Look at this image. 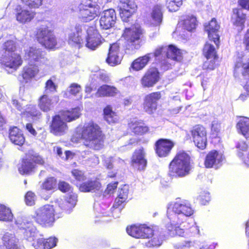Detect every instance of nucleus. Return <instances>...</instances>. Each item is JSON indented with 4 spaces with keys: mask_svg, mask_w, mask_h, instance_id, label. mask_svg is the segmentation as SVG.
Here are the masks:
<instances>
[{
    "mask_svg": "<svg viewBox=\"0 0 249 249\" xmlns=\"http://www.w3.org/2000/svg\"><path fill=\"white\" fill-rule=\"evenodd\" d=\"M76 202V196L74 195H69L64 201L59 204V206L62 210L65 212H69L74 207Z\"/></svg>",
    "mask_w": 249,
    "mask_h": 249,
    "instance_id": "40",
    "label": "nucleus"
},
{
    "mask_svg": "<svg viewBox=\"0 0 249 249\" xmlns=\"http://www.w3.org/2000/svg\"><path fill=\"white\" fill-rule=\"evenodd\" d=\"M221 124L217 122H213L212 124L211 134L213 138H220Z\"/></svg>",
    "mask_w": 249,
    "mask_h": 249,
    "instance_id": "52",
    "label": "nucleus"
},
{
    "mask_svg": "<svg viewBox=\"0 0 249 249\" xmlns=\"http://www.w3.org/2000/svg\"><path fill=\"white\" fill-rule=\"evenodd\" d=\"M35 37L39 43L48 50L54 49L57 45L53 31L47 25H41L36 28Z\"/></svg>",
    "mask_w": 249,
    "mask_h": 249,
    "instance_id": "6",
    "label": "nucleus"
},
{
    "mask_svg": "<svg viewBox=\"0 0 249 249\" xmlns=\"http://www.w3.org/2000/svg\"><path fill=\"white\" fill-rule=\"evenodd\" d=\"M150 239L145 243V246L147 248H157L160 246L162 243V240L161 237L154 233V235L150 237Z\"/></svg>",
    "mask_w": 249,
    "mask_h": 249,
    "instance_id": "50",
    "label": "nucleus"
},
{
    "mask_svg": "<svg viewBox=\"0 0 249 249\" xmlns=\"http://www.w3.org/2000/svg\"><path fill=\"white\" fill-rule=\"evenodd\" d=\"M119 92L116 87L107 84L100 86L95 92L97 97H112L117 95Z\"/></svg>",
    "mask_w": 249,
    "mask_h": 249,
    "instance_id": "27",
    "label": "nucleus"
},
{
    "mask_svg": "<svg viewBox=\"0 0 249 249\" xmlns=\"http://www.w3.org/2000/svg\"><path fill=\"white\" fill-rule=\"evenodd\" d=\"M166 56L177 62H180L183 59L180 50L172 44L166 46Z\"/></svg>",
    "mask_w": 249,
    "mask_h": 249,
    "instance_id": "36",
    "label": "nucleus"
},
{
    "mask_svg": "<svg viewBox=\"0 0 249 249\" xmlns=\"http://www.w3.org/2000/svg\"><path fill=\"white\" fill-rule=\"evenodd\" d=\"M23 113L26 117L33 120H38L42 117V113L36 106L30 105Z\"/></svg>",
    "mask_w": 249,
    "mask_h": 249,
    "instance_id": "44",
    "label": "nucleus"
},
{
    "mask_svg": "<svg viewBox=\"0 0 249 249\" xmlns=\"http://www.w3.org/2000/svg\"><path fill=\"white\" fill-rule=\"evenodd\" d=\"M82 30L79 26L75 27V31L71 33L68 38V43L73 46L80 48L83 43L84 39L82 36Z\"/></svg>",
    "mask_w": 249,
    "mask_h": 249,
    "instance_id": "32",
    "label": "nucleus"
},
{
    "mask_svg": "<svg viewBox=\"0 0 249 249\" xmlns=\"http://www.w3.org/2000/svg\"><path fill=\"white\" fill-rule=\"evenodd\" d=\"M80 191L82 192H92L99 190L101 183L96 180H89L84 182L77 186Z\"/></svg>",
    "mask_w": 249,
    "mask_h": 249,
    "instance_id": "35",
    "label": "nucleus"
},
{
    "mask_svg": "<svg viewBox=\"0 0 249 249\" xmlns=\"http://www.w3.org/2000/svg\"><path fill=\"white\" fill-rule=\"evenodd\" d=\"M38 106L42 111L47 112L52 109L53 102L48 95L43 94L38 100Z\"/></svg>",
    "mask_w": 249,
    "mask_h": 249,
    "instance_id": "39",
    "label": "nucleus"
},
{
    "mask_svg": "<svg viewBox=\"0 0 249 249\" xmlns=\"http://www.w3.org/2000/svg\"><path fill=\"white\" fill-rule=\"evenodd\" d=\"M127 5H118L117 8L119 12L120 16L123 21L127 22L128 19L132 17L136 10V4H130L129 10H126L125 8H127Z\"/></svg>",
    "mask_w": 249,
    "mask_h": 249,
    "instance_id": "34",
    "label": "nucleus"
},
{
    "mask_svg": "<svg viewBox=\"0 0 249 249\" xmlns=\"http://www.w3.org/2000/svg\"><path fill=\"white\" fill-rule=\"evenodd\" d=\"M202 53L203 55L207 59H218V55L216 53L215 49L213 45L206 42L203 48Z\"/></svg>",
    "mask_w": 249,
    "mask_h": 249,
    "instance_id": "43",
    "label": "nucleus"
},
{
    "mask_svg": "<svg viewBox=\"0 0 249 249\" xmlns=\"http://www.w3.org/2000/svg\"><path fill=\"white\" fill-rule=\"evenodd\" d=\"M181 222H172L170 220V223L166 226V235L168 237H174L175 236H183L185 232L187 234H195L198 233L199 231L197 227L192 225L189 227L188 223L184 222L183 219L180 220Z\"/></svg>",
    "mask_w": 249,
    "mask_h": 249,
    "instance_id": "7",
    "label": "nucleus"
},
{
    "mask_svg": "<svg viewBox=\"0 0 249 249\" xmlns=\"http://www.w3.org/2000/svg\"><path fill=\"white\" fill-rule=\"evenodd\" d=\"M120 52V44L115 42L110 44L106 62L111 66H115L121 63L122 58L119 55Z\"/></svg>",
    "mask_w": 249,
    "mask_h": 249,
    "instance_id": "21",
    "label": "nucleus"
},
{
    "mask_svg": "<svg viewBox=\"0 0 249 249\" xmlns=\"http://www.w3.org/2000/svg\"><path fill=\"white\" fill-rule=\"evenodd\" d=\"M166 6L170 12L178 11L182 4V0H166Z\"/></svg>",
    "mask_w": 249,
    "mask_h": 249,
    "instance_id": "49",
    "label": "nucleus"
},
{
    "mask_svg": "<svg viewBox=\"0 0 249 249\" xmlns=\"http://www.w3.org/2000/svg\"><path fill=\"white\" fill-rule=\"evenodd\" d=\"M142 224H133L126 227L127 233L136 238H143Z\"/></svg>",
    "mask_w": 249,
    "mask_h": 249,
    "instance_id": "41",
    "label": "nucleus"
},
{
    "mask_svg": "<svg viewBox=\"0 0 249 249\" xmlns=\"http://www.w3.org/2000/svg\"><path fill=\"white\" fill-rule=\"evenodd\" d=\"M79 138L87 148L98 151L104 147L106 136L100 125L91 121L84 124Z\"/></svg>",
    "mask_w": 249,
    "mask_h": 249,
    "instance_id": "1",
    "label": "nucleus"
},
{
    "mask_svg": "<svg viewBox=\"0 0 249 249\" xmlns=\"http://www.w3.org/2000/svg\"><path fill=\"white\" fill-rule=\"evenodd\" d=\"M192 170L191 156L181 150L175 156L168 165V176L172 178H182L190 174Z\"/></svg>",
    "mask_w": 249,
    "mask_h": 249,
    "instance_id": "3",
    "label": "nucleus"
},
{
    "mask_svg": "<svg viewBox=\"0 0 249 249\" xmlns=\"http://www.w3.org/2000/svg\"><path fill=\"white\" fill-rule=\"evenodd\" d=\"M57 187L62 193L69 192L71 189V185L68 182L64 181H60L58 183H57Z\"/></svg>",
    "mask_w": 249,
    "mask_h": 249,
    "instance_id": "56",
    "label": "nucleus"
},
{
    "mask_svg": "<svg viewBox=\"0 0 249 249\" xmlns=\"http://www.w3.org/2000/svg\"><path fill=\"white\" fill-rule=\"evenodd\" d=\"M44 163L43 159L39 155L28 153L21 160L18 171L22 175H30L35 171L36 164L43 165Z\"/></svg>",
    "mask_w": 249,
    "mask_h": 249,
    "instance_id": "8",
    "label": "nucleus"
},
{
    "mask_svg": "<svg viewBox=\"0 0 249 249\" xmlns=\"http://www.w3.org/2000/svg\"><path fill=\"white\" fill-rule=\"evenodd\" d=\"M190 132L195 145L200 150H205L208 143L206 128L202 124H195L191 128Z\"/></svg>",
    "mask_w": 249,
    "mask_h": 249,
    "instance_id": "10",
    "label": "nucleus"
},
{
    "mask_svg": "<svg viewBox=\"0 0 249 249\" xmlns=\"http://www.w3.org/2000/svg\"><path fill=\"white\" fill-rule=\"evenodd\" d=\"M104 120L108 124H115L118 122L119 116L116 112L113 110L110 105L106 106L103 109Z\"/></svg>",
    "mask_w": 249,
    "mask_h": 249,
    "instance_id": "31",
    "label": "nucleus"
},
{
    "mask_svg": "<svg viewBox=\"0 0 249 249\" xmlns=\"http://www.w3.org/2000/svg\"><path fill=\"white\" fill-rule=\"evenodd\" d=\"M21 3L30 9H37L43 4V0H20Z\"/></svg>",
    "mask_w": 249,
    "mask_h": 249,
    "instance_id": "51",
    "label": "nucleus"
},
{
    "mask_svg": "<svg viewBox=\"0 0 249 249\" xmlns=\"http://www.w3.org/2000/svg\"><path fill=\"white\" fill-rule=\"evenodd\" d=\"M160 78V73L158 68L152 67L149 68L144 72L140 82L142 88H150L154 87Z\"/></svg>",
    "mask_w": 249,
    "mask_h": 249,
    "instance_id": "14",
    "label": "nucleus"
},
{
    "mask_svg": "<svg viewBox=\"0 0 249 249\" xmlns=\"http://www.w3.org/2000/svg\"><path fill=\"white\" fill-rule=\"evenodd\" d=\"M13 219V214L11 210L3 205L0 204V220L10 221Z\"/></svg>",
    "mask_w": 249,
    "mask_h": 249,
    "instance_id": "48",
    "label": "nucleus"
},
{
    "mask_svg": "<svg viewBox=\"0 0 249 249\" xmlns=\"http://www.w3.org/2000/svg\"><path fill=\"white\" fill-rule=\"evenodd\" d=\"M16 50V46L14 41L9 40L5 41L2 45L0 53L1 55H8L12 53H15L14 52Z\"/></svg>",
    "mask_w": 249,
    "mask_h": 249,
    "instance_id": "45",
    "label": "nucleus"
},
{
    "mask_svg": "<svg viewBox=\"0 0 249 249\" xmlns=\"http://www.w3.org/2000/svg\"><path fill=\"white\" fill-rule=\"evenodd\" d=\"M57 242L58 239L54 236L39 238L33 241L32 246L35 249H51L56 246Z\"/></svg>",
    "mask_w": 249,
    "mask_h": 249,
    "instance_id": "24",
    "label": "nucleus"
},
{
    "mask_svg": "<svg viewBox=\"0 0 249 249\" xmlns=\"http://www.w3.org/2000/svg\"><path fill=\"white\" fill-rule=\"evenodd\" d=\"M129 163L134 171L141 172L145 170L148 160L146 151L143 147L136 149L133 151Z\"/></svg>",
    "mask_w": 249,
    "mask_h": 249,
    "instance_id": "11",
    "label": "nucleus"
},
{
    "mask_svg": "<svg viewBox=\"0 0 249 249\" xmlns=\"http://www.w3.org/2000/svg\"><path fill=\"white\" fill-rule=\"evenodd\" d=\"M40 187L47 191L55 190L57 188V179L54 177H48L44 179Z\"/></svg>",
    "mask_w": 249,
    "mask_h": 249,
    "instance_id": "42",
    "label": "nucleus"
},
{
    "mask_svg": "<svg viewBox=\"0 0 249 249\" xmlns=\"http://www.w3.org/2000/svg\"><path fill=\"white\" fill-rule=\"evenodd\" d=\"M243 45L244 47L245 51L247 53H249V28L247 29L244 34L243 39Z\"/></svg>",
    "mask_w": 249,
    "mask_h": 249,
    "instance_id": "61",
    "label": "nucleus"
},
{
    "mask_svg": "<svg viewBox=\"0 0 249 249\" xmlns=\"http://www.w3.org/2000/svg\"><path fill=\"white\" fill-rule=\"evenodd\" d=\"M144 30L141 27L132 26L125 28L122 35L126 45L136 48V43L142 37Z\"/></svg>",
    "mask_w": 249,
    "mask_h": 249,
    "instance_id": "12",
    "label": "nucleus"
},
{
    "mask_svg": "<svg viewBox=\"0 0 249 249\" xmlns=\"http://www.w3.org/2000/svg\"><path fill=\"white\" fill-rule=\"evenodd\" d=\"M194 211L191 205L186 202L182 203L176 202L172 210H168L167 213V217L172 222L180 223V220L183 216H190L194 213Z\"/></svg>",
    "mask_w": 249,
    "mask_h": 249,
    "instance_id": "9",
    "label": "nucleus"
},
{
    "mask_svg": "<svg viewBox=\"0 0 249 249\" xmlns=\"http://www.w3.org/2000/svg\"><path fill=\"white\" fill-rule=\"evenodd\" d=\"M183 29L189 32H194L197 25V21L196 17L193 15H186L183 17L178 22Z\"/></svg>",
    "mask_w": 249,
    "mask_h": 249,
    "instance_id": "28",
    "label": "nucleus"
},
{
    "mask_svg": "<svg viewBox=\"0 0 249 249\" xmlns=\"http://www.w3.org/2000/svg\"><path fill=\"white\" fill-rule=\"evenodd\" d=\"M71 173L74 178L77 181H82L86 179L84 173L79 170L74 169L72 170Z\"/></svg>",
    "mask_w": 249,
    "mask_h": 249,
    "instance_id": "58",
    "label": "nucleus"
},
{
    "mask_svg": "<svg viewBox=\"0 0 249 249\" xmlns=\"http://www.w3.org/2000/svg\"><path fill=\"white\" fill-rule=\"evenodd\" d=\"M60 116L67 123L78 119L81 114L78 107L71 108L69 109L62 110L60 111Z\"/></svg>",
    "mask_w": 249,
    "mask_h": 249,
    "instance_id": "29",
    "label": "nucleus"
},
{
    "mask_svg": "<svg viewBox=\"0 0 249 249\" xmlns=\"http://www.w3.org/2000/svg\"><path fill=\"white\" fill-rule=\"evenodd\" d=\"M161 98L160 91L152 92L146 95L142 104L144 111L148 114H153L158 108V101Z\"/></svg>",
    "mask_w": 249,
    "mask_h": 249,
    "instance_id": "15",
    "label": "nucleus"
},
{
    "mask_svg": "<svg viewBox=\"0 0 249 249\" xmlns=\"http://www.w3.org/2000/svg\"><path fill=\"white\" fill-rule=\"evenodd\" d=\"M4 245L7 249H18L15 237L11 234L5 233L2 237Z\"/></svg>",
    "mask_w": 249,
    "mask_h": 249,
    "instance_id": "47",
    "label": "nucleus"
},
{
    "mask_svg": "<svg viewBox=\"0 0 249 249\" xmlns=\"http://www.w3.org/2000/svg\"><path fill=\"white\" fill-rule=\"evenodd\" d=\"M239 152L246 151L248 149V145L244 141H240L236 145Z\"/></svg>",
    "mask_w": 249,
    "mask_h": 249,
    "instance_id": "64",
    "label": "nucleus"
},
{
    "mask_svg": "<svg viewBox=\"0 0 249 249\" xmlns=\"http://www.w3.org/2000/svg\"><path fill=\"white\" fill-rule=\"evenodd\" d=\"M222 160V156L216 150L209 151L206 155L204 164L207 168H211L220 164Z\"/></svg>",
    "mask_w": 249,
    "mask_h": 249,
    "instance_id": "25",
    "label": "nucleus"
},
{
    "mask_svg": "<svg viewBox=\"0 0 249 249\" xmlns=\"http://www.w3.org/2000/svg\"><path fill=\"white\" fill-rule=\"evenodd\" d=\"M129 189L126 186L120 189L118 195L117 197L123 198L127 201Z\"/></svg>",
    "mask_w": 249,
    "mask_h": 249,
    "instance_id": "60",
    "label": "nucleus"
},
{
    "mask_svg": "<svg viewBox=\"0 0 249 249\" xmlns=\"http://www.w3.org/2000/svg\"><path fill=\"white\" fill-rule=\"evenodd\" d=\"M163 13L161 7L159 5H155L151 13V19L150 20L151 26L156 27L160 26L162 21Z\"/></svg>",
    "mask_w": 249,
    "mask_h": 249,
    "instance_id": "33",
    "label": "nucleus"
},
{
    "mask_svg": "<svg viewBox=\"0 0 249 249\" xmlns=\"http://www.w3.org/2000/svg\"><path fill=\"white\" fill-rule=\"evenodd\" d=\"M118 185V181H115L109 183L105 190V192L107 194H113L115 190L117 189Z\"/></svg>",
    "mask_w": 249,
    "mask_h": 249,
    "instance_id": "62",
    "label": "nucleus"
},
{
    "mask_svg": "<svg viewBox=\"0 0 249 249\" xmlns=\"http://www.w3.org/2000/svg\"><path fill=\"white\" fill-rule=\"evenodd\" d=\"M36 196L32 191H28L25 195V201L28 206H32L35 204Z\"/></svg>",
    "mask_w": 249,
    "mask_h": 249,
    "instance_id": "53",
    "label": "nucleus"
},
{
    "mask_svg": "<svg viewBox=\"0 0 249 249\" xmlns=\"http://www.w3.org/2000/svg\"><path fill=\"white\" fill-rule=\"evenodd\" d=\"M16 20L20 23L26 24L31 22L35 18L36 13L27 9H24L20 5L15 9Z\"/></svg>",
    "mask_w": 249,
    "mask_h": 249,
    "instance_id": "22",
    "label": "nucleus"
},
{
    "mask_svg": "<svg viewBox=\"0 0 249 249\" xmlns=\"http://www.w3.org/2000/svg\"><path fill=\"white\" fill-rule=\"evenodd\" d=\"M247 19V14L241 8L235 7L232 9L231 19L232 24L235 27L239 28L241 31L245 27Z\"/></svg>",
    "mask_w": 249,
    "mask_h": 249,
    "instance_id": "20",
    "label": "nucleus"
},
{
    "mask_svg": "<svg viewBox=\"0 0 249 249\" xmlns=\"http://www.w3.org/2000/svg\"><path fill=\"white\" fill-rule=\"evenodd\" d=\"M217 59H212V60L207 59L203 65V71L201 72V75L203 77V80L206 81L205 76H207L209 71L214 70L216 67L215 63Z\"/></svg>",
    "mask_w": 249,
    "mask_h": 249,
    "instance_id": "46",
    "label": "nucleus"
},
{
    "mask_svg": "<svg viewBox=\"0 0 249 249\" xmlns=\"http://www.w3.org/2000/svg\"><path fill=\"white\" fill-rule=\"evenodd\" d=\"M127 129L135 135L142 136L149 132V127L143 121L131 120L127 124Z\"/></svg>",
    "mask_w": 249,
    "mask_h": 249,
    "instance_id": "23",
    "label": "nucleus"
},
{
    "mask_svg": "<svg viewBox=\"0 0 249 249\" xmlns=\"http://www.w3.org/2000/svg\"><path fill=\"white\" fill-rule=\"evenodd\" d=\"M57 88V86L51 79L48 80L45 83V91L48 90L51 92H54L56 91Z\"/></svg>",
    "mask_w": 249,
    "mask_h": 249,
    "instance_id": "57",
    "label": "nucleus"
},
{
    "mask_svg": "<svg viewBox=\"0 0 249 249\" xmlns=\"http://www.w3.org/2000/svg\"><path fill=\"white\" fill-rule=\"evenodd\" d=\"M49 129L50 132L54 135L62 136L68 130V126L59 114H56L52 116Z\"/></svg>",
    "mask_w": 249,
    "mask_h": 249,
    "instance_id": "16",
    "label": "nucleus"
},
{
    "mask_svg": "<svg viewBox=\"0 0 249 249\" xmlns=\"http://www.w3.org/2000/svg\"><path fill=\"white\" fill-rule=\"evenodd\" d=\"M175 145V142L169 139L160 138L154 144L155 153L160 158L168 157Z\"/></svg>",
    "mask_w": 249,
    "mask_h": 249,
    "instance_id": "13",
    "label": "nucleus"
},
{
    "mask_svg": "<svg viewBox=\"0 0 249 249\" xmlns=\"http://www.w3.org/2000/svg\"><path fill=\"white\" fill-rule=\"evenodd\" d=\"M236 128L246 139H249V118L242 117L237 123Z\"/></svg>",
    "mask_w": 249,
    "mask_h": 249,
    "instance_id": "38",
    "label": "nucleus"
},
{
    "mask_svg": "<svg viewBox=\"0 0 249 249\" xmlns=\"http://www.w3.org/2000/svg\"><path fill=\"white\" fill-rule=\"evenodd\" d=\"M116 20L117 16L115 10L110 8L103 12L99 19V25L103 30H108L115 26Z\"/></svg>",
    "mask_w": 249,
    "mask_h": 249,
    "instance_id": "17",
    "label": "nucleus"
},
{
    "mask_svg": "<svg viewBox=\"0 0 249 249\" xmlns=\"http://www.w3.org/2000/svg\"><path fill=\"white\" fill-rule=\"evenodd\" d=\"M69 93L74 96H76L82 91L81 86L77 83H72L70 85Z\"/></svg>",
    "mask_w": 249,
    "mask_h": 249,
    "instance_id": "55",
    "label": "nucleus"
},
{
    "mask_svg": "<svg viewBox=\"0 0 249 249\" xmlns=\"http://www.w3.org/2000/svg\"><path fill=\"white\" fill-rule=\"evenodd\" d=\"M166 46H160L156 48L154 53L153 55L155 57H160L164 53L166 55Z\"/></svg>",
    "mask_w": 249,
    "mask_h": 249,
    "instance_id": "63",
    "label": "nucleus"
},
{
    "mask_svg": "<svg viewBox=\"0 0 249 249\" xmlns=\"http://www.w3.org/2000/svg\"><path fill=\"white\" fill-rule=\"evenodd\" d=\"M9 138L13 143L18 146H22L25 142V137L22 131L16 126L9 129Z\"/></svg>",
    "mask_w": 249,
    "mask_h": 249,
    "instance_id": "26",
    "label": "nucleus"
},
{
    "mask_svg": "<svg viewBox=\"0 0 249 249\" xmlns=\"http://www.w3.org/2000/svg\"><path fill=\"white\" fill-rule=\"evenodd\" d=\"M127 201L123 198L117 197L115 200V202L113 205L112 207L114 209H122L124 207L125 203Z\"/></svg>",
    "mask_w": 249,
    "mask_h": 249,
    "instance_id": "59",
    "label": "nucleus"
},
{
    "mask_svg": "<svg viewBox=\"0 0 249 249\" xmlns=\"http://www.w3.org/2000/svg\"><path fill=\"white\" fill-rule=\"evenodd\" d=\"M0 62L5 68L14 71H16L23 63L20 55L18 53L1 55L0 57Z\"/></svg>",
    "mask_w": 249,
    "mask_h": 249,
    "instance_id": "18",
    "label": "nucleus"
},
{
    "mask_svg": "<svg viewBox=\"0 0 249 249\" xmlns=\"http://www.w3.org/2000/svg\"><path fill=\"white\" fill-rule=\"evenodd\" d=\"M45 53L39 48H31L28 53L29 62L22 68L21 76L25 83L30 82L39 73V66L47 60Z\"/></svg>",
    "mask_w": 249,
    "mask_h": 249,
    "instance_id": "2",
    "label": "nucleus"
},
{
    "mask_svg": "<svg viewBox=\"0 0 249 249\" xmlns=\"http://www.w3.org/2000/svg\"><path fill=\"white\" fill-rule=\"evenodd\" d=\"M219 29L220 25L215 18H212L204 25V29L208 33L209 39L213 41L217 48H219L220 45V36L218 34Z\"/></svg>",
    "mask_w": 249,
    "mask_h": 249,
    "instance_id": "19",
    "label": "nucleus"
},
{
    "mask_svg": "<svg viewBox=\"0 0 249 249\" xmlns=\"http://www.w3.org/2000/svg\"><path fill=\"white\" fill-rule=\"evenodd\" d=\"M56 213L53 205L46 204L37 209L35 213V222L42 227H52L55 221Z\"/></svg>",
    "mask_w": 249,
    "mask_h": 249,
    "instance_id": "5",
    "label": "nucleus"
},
{
    "mask_svg": "<svg viewBox=\"0 0 249 249\" xmlns=\"http://www.w3.org/2000/svg\"><path fill=\"white\" fill-rule=\"evenodd\" d=\"M99 0H80L78 5L79 17L84 22H89L101 13Z\"/></svg>",
    "mask_w": 249,
    "mask_h": 249,
    "instance_id": "4",
    "label": "nucleus"
},
{
    "mask_svg": "<svg viewBox=\"0 0 249 249\" xmlns=\"http://www.w3.org/2000/svg\"><path fill=\"white\" fill-rule=\"evenodd\" d=\"M150 59L151 53H149L139 57L132 62L131 67L136 71H140L147 65Z\"/></svg>",
    "mask_w": 249,
    "mask_h": 249,
    "instance_id": "37",
    "label": "nucleus"
},
{
    "mask_svg": "<svg viewBox=\"0 0 249 249\" xmlns=\"http://www.w3.org/2000/svg\"><path fill=\"white\" fill-rule=\"evenodd\" d=\"M102 43L101 35L97 30H94L92 33L88 34L86 45L91 50H95Z\"/></svg>",
    "mask_w": 249,
    "mask_h": 249,
    "instance_id": "30",
    "label": "nucleus"
},
{
    "mask_svg": "<svg viewBox=\"0 0 249 249\" xmlns=\"http://www.w3.org/2000/svg\"><path fill=\"white\" fill-rule=\"evenodd\" d=\"M142 228L143 238H150L154 235V230L153 228L146 224H142Z\"/></svg>",
    "mask_w": 249,
    "mask_h": 249,
    "instance_id": "54",
    "label": "nucleus"
}]
</instances>
